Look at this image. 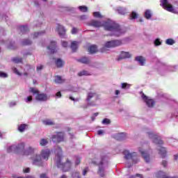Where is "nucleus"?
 I'll use <instances>...</instances> for the list:
<instances>
[{"label":"nucleus","instance_id":"f257e3e1","mask_svg":"<svg viewBox=\"0 0 178 178\" xmlns=\"http://www.w3.org/2000/svg\"><path fill=\"white\" fill-rule=\"evenodd\" d=\"M88 26L95 27L96 29L103 26L104 30L111 31V33H112L111 35H115V37H120V35H123V34L126 33V29L124 28H122L119 24L111 19L103 22L92 19L88 22Z\"/></svg>","mask_w":178,"mask_h":178},{"label":"nucleus","instance_id":"f03ea898","mask_svg":"<svg viewBox=\"0 0 178 178\" xmlns=\"http://www.w3.org/2000/svg\"><path fill=\"white\" fill-rule=\"evenodd\" d=\"M56 157L55 162L57 168L61 169L63 172H69L72 168V163L70 161L67 160L65 163H62V149L58 146L55 150Z\"/></svg>","mask_w":178,"mask_h":178},{"label":"nucleus","instance_id":"7ed1b4c3","mask_svg":"<svg viewBox=\"0 0 178 178\" xmlns=\"http://www.w3.org/2000/svg\"><path fill=\"white\" fill-rule=\"evenodd\" d=\"M147 134H148L149 138L152 140L153 143L157 144V149L159 155H161V158H165L166 156V148L161 146L163 144V141L161 140V136L152 131H147Z\"/></svg>","mask_w":178,"mask_h":178},{"label":"nucleus","instance_id":"20e7f679","mask_svg":"<svg viewBox=\"0 0 178 178\" xmlns=\"http://www.w3.org/2000/svg\"><path fill=\"white\" fill-rule=\"evenodd\" d=\"M51 156V149H42L40 154H36L33 158V165L35 166H43L44 161H48Z\"/></svg>","mask_w":178,"mask_h":178},{"label":"nucleus","instance_id":"39448f33","mask_svg":"<svg viewBox=\"0 0 178 178\" xmlns=\"http://www.w3.org/2000/svg\"><path fill=\"white\" fill-rule=\"evenodd\" d=\"M92 163L99 165L98 173L101 177H104L105 176V168H108V156H102L100 158H95Z\"/></svg>","mask_w":178,"mask_h":178},{"label":"nucleus","instance_id":"423d86ee","mask_svg":"<svg viewBox=\"0 0 178 178\" xmlns=\"http://www.w3.org/2000/svg\"><path fill=\"white\" fill-rule=\"evenodd\" d=\"M129 38L110 40L105 42L104 48H116V47H120V45L127 44Z\"/></svg>","mask_w":178,"mask_h":178},{"label":"nucleus","instance_id":"0eeeda50","mask_svg":"<svg viewBox=\"0 0 178 178\" xmlns=\"http://www.w3.org/2000/svg\"><path fill=\"white\" fill-rule=\"evenodd\" d=\"M24 143H21L17 145H12L7 148V152H15L16 154H24Z\"/></svg>","mask_w":178,"mask_h":178},{"label":"nucleus","instance_id":"6e6552de","mask_svg":"<svg viewBox=\"0 0 178 178\" xmlns=\"http://www.w3.org/2000/svg\"><path fill=\"white\" fill-rule=\"evenodd\" d=\"M86 102H96V104H101V101L99 100V95L95 93V92H88L87 97L86 99Z\"/></svg>","mask_w":178,"mask_h":178},{"label":"nucleus","instance_id":"1a4fd4ad","mask_svg":"<svg viewBox=\"0 0 178 178\" xmlns=\"http://www.w3.org/2000/svg\"><path fill=\"white\" fill-rule=\"evenodd\" d=\"M124 155L125 159H127V161L131 159L134 163H137V162L140 161V159L138 158V156H137V153L136 152L131 153L130 152H129V150H124Z\"/></svg>","mask_w":178,"mask_h":178},{"label":"nucleus","instance_id":"9d476101","mask_svg":"<svg viewBox=\"0 0 178 178\" xmlns=\"http://www.w3.org/2000/svg\"><path fill=\"white\" fill-rule=\"evenodd\" d=\"M145 147H147V145H145V143H143L141 145L140 147H138V150L139 152H140L145 162L148 163L149 162V154H148V152L145 150Z\"/></svg>","mask_w":178,"mask_h":178},{"label":"nucleus","instance_id":"9b49d317","mask_svg":"<svg viewBox=\"0 0 178 178\" xmlns=\"http://www.w3.org/2000/svg\"><path fill=\"white\" fill-rule=\"evenodd\" d=\"M53 143H62L65 140V134L63 132H56L51 136Z\"/></svg>","mask_w":178,"mask_h":178},{"label":"nucleus","instance_id":"f8f14e48","mask_svg":"<svg viewBox=\"0 0 178 178\" xmlns=\"http://www.w3.org/2000/svg\"><path fill=\"white\" fill-rule=\"evenodd\" d=\"M160 2L161 6H162L163 9L168 10V12H171V13H175V8H173V6H172L168 0H161Z\"/></svg>","mask_w":178,"mask_h":178},{"label":"nucleus","instance_id":"ddd939ff","mask_svg":"<svg viewBox=\"0 0 178 178\" xmlns=\"http://www.w3.org/2000/svg\"><path fill=\"white\" fill-rule=\"evenodd\" d=\"M141 97L143 99V101L145 102L148 108H153L154 105H155V101H154V99H149L143 92H141Z\"/></svg>","mask_w":178,"mask_h":178},{"label":"nucleus","instance_id":"4468645a","mask_svg":"<svg viewBox=\"0 0 178 178\" xmlns=\"http://www.w3.org/2000/svg\"><path fill=\"white\" fill-rule=\"evenodd\" d=\"M56 30L60 37V38H67V36L66 35V29L63 25L59 24H57Z\"/></svg>","mask_w":178,"mask_h":178},{"label":"nucleus","instance_id":"2eb2a0df","mask_svg":"<svg viewBox=\"0 0 178 178\" xmlns=\"http://www.w3.org/2000/svg\"><path fill=\"white\" fill-rule=\"evenodd\" d=\"M36 101H39L40 102H45L49 99V97L45 93H38L35 97Z\"/></svg>","mask_w":178,"mask_h":178},{"label":"nucleus","instance_id":"dca6fc26","mask_svg":"<svg viewBox=\"0 0 178 178\" xmlns=\"http://www.w3.org/2000/svg\"><path fill=\"white\" fill-rule=\"evenodd\" d=\"M127 58H131V54L129 51H121L118 58H116V60H122V59H126Z\"/></svg>","mask_w":178,"mask_h":178},{"label":"nucleus","instance_id":"f3484780","mask_svg":"<svg viewBox=\"0 0 178 178\" xmlns=\"http://www.w3.org/2000/svg\"><path fill=\"white\" fill-rule=\"evenodd\" d=\"M135 60L138 62L140 66H144V65H145V62L147 61V59H145V57L144 56H138L135 58Z\"/></svg>","mask_w":178,"mask_h":178},{"label":"nucleus","instance_id":"a211bd4d","mask_svg":"<svg viewBox=\"0 0 178 178\" xmlns=\"http://www.w3.org/2000/svg\"><path fill=\"white\" fill-rule=\"evenodd\" d=\"M115 12L118 13V15H124L127 13V8L119 6L115 8Z\"/></svg>","mask_w":178,"mask_h":178},{"label":"nucleus","instance_id":"6ab92c4d","mask_svg":"<svg viewBox=\"0 0 178 178\" xmlns=\"http://www.w3.org/2000/svg\"><path fill=\"white\" fill-rule=\"evenodd\" d=\"M47 49L50 51L51 54H55L56 52V42L51 41L50 45L47 47Z\"/></svg>","mask_w":178,"mask_h":178},{"label":"nucleus","instance_id":"aec40b11","mask_svg":"<svg viewBox=\"0 0 178 178\" xmlns=\"http://www.w3.org/2000/svg\"><path fill=\"white\" fill-rule=\"evenodd\" d=\"M27 129H29V124H21L17 127V130L19 131V133L24 132L25 130H27Z\"/></svg>","mask_w":178,"mask_h":178},{"label":"nucleus","instance_id":"412c9836","mask_svg":"<svg viewBox=\"0 0 178 178\" xmlns=\"http://www.w3.org/2000/svg\"><path fill=\"white\" fill-rule=\"evenodd\" d=\"M12 70H13V73H15V74H17V76H19V77H22V76H29V73L24 72L23 74V73L19 72V70H17V68H16L15 67H13L12 68Z\"/></svg>","mask_w":178,"mask_h":178},{"label":"nucleus","instance_id":"4be33fe9","mask_svg":"<svg viewBox=\"0 0 178 178\" xmlns=\"http://www.w3.org/2000/svg\"><path fill=\"white\" fill-rule=\"evenodd\" d=\"M98 106V103L95 102H88L87 104H83L81 106V108H83V109H87L88 106Z\"/></svg>","mask_w":178,"mask_h":178},{"label":"nucleus","instance_id":"5701e85b","mask_svg":"<svg viewBox=\"0 0 178 178\" xmlns=\"http://www.w3.org/2000/svg\"><path fill=\"white\" fill-rule=\"evenodd\" d=\"M34 151H35V149H34V147H29L26 149H25L23 155H31V154H34Z\"/></svg>","mask_w":178,"mask_h":178},{"label":"nucleus","instance_id":"b1692460","mask_svg":"<svg viewBox=\"0 0 178 178\" xmlns=\"http://www.w3.org/2000/svg\"><path fill=\"white\" fill-rule=\"evenodd\" d=\"M156 177L158 178H178V177H168L166 176V174L165 172H163V171H159L156 173Z\"/></svg>","mask_w":178,"mask_h":178},{"label":"nucleus","instance_id":"393cba45","mask_svg":"<svg viewBox=\"0 0 178 178\" xmlns=\"http://www.w3.org/2000/svg\"><path fill=\"white\" fill-rule=\"evenodd\" d=\"M65 65V62L60 59V58H57L56 60V67H63V66Z\"/></svg>","mask_w":178,"mask_h":178},{"label":"nucleus","instance_id":"a878e982","mask_svg":"<svg viewBox=\"0 0 178 178\" xmlns=\"http://www.w3.org/2000/svg\"><path fill=\"white\" fill-rule=\"evenodd\" d=\"M115 138L119 141H122V140H124V138H126V134L124 133L117 134L115 135Z\"/></svg>","mask_w":178,"mask_h":178},{"label":"nucleus","instance_id":"bb28decb","mask_svg":"<svg viewBox=\"0 0 178 178\" xmlns=\"http://www.w3.org/2000/svg\"><path fill=\"white\" fill-rule=\"evenodd\" d=\"M77 47H79V42L77 41L72 42L70 48L73 51V52L76 51V49H77Z\"/></svg>","mask_w":178,"mask_h":178},{"label":"nucleus","instance_id":"cd10ccee","mask_svg":"<svg viewBox=\"0 0 178 178\" xmlns=\"http://www.w3.org/2000/svg\"><path fill=\"white\" fill-rule=\"evenodd\" d=\"M161 70H168V72H175V68H173V67L172 66H168V65H163L161 67Z\"/></svg>","mask_w":178,"mask_h":178},{"label":"nucleus","instance_id":"c85d7f7f","mask_svg":"<svg viewBox=\"0 0 178 178\" xmlns=\"http://www.w3.org/2000/svg\"><path fill=\"white\" fill-rule=\"evenodd\" d=\"M48 143H49L48 138H42L40 140V145L41 147H45L46 145H48Z\"/></svg>","mask_w":178,"mask_h":178},{"label":"nucleus","instance_id":"c756f323","mask_svg":"<svg viewBox=\"0 0 178 178\" xmlns=\"http://www.w3.org/2000/svg\"><path fill=\"white\" fill-rule=\"evenodd\" d=\"M145 17L147 20H149V19H151V17H152V13L151 12L150 10H145Z\"/></svg>","mask_w":178,"mask_h":178},{"label":"nucleus","instance_id":"7c9ffc66","mask_svg":"<svg viewBox=\"0 0 178 178\" xmlns=\"http://www.w3.org/2000/svg\"><path fill=\"white\" fill-rule=\"evenodd\" d=\"M19 30L22 33V34H26L29 31V26L27 25L26 26H19Z\"/></svg>","mask_w":178,"mask_h":178},{"label":"nucleus","instance_id":"2f4dec72","mask_svg":"<svg viewBox=\"0 0 178 178\" xmlns=\"http://www.w3.org/2000/svg\"><path fill=\"white\" fill-rule=\"evenodd\" d=\"M88 51L90 54H95L97 52V45H91L88 48Z\"/></svg>","mask_w":178,"mask_h":178},{"label":"nucleus","instance_id":"473e14b6","mask_svg":"<svg viewBox=\"0 0 178 178\" xmlns=\"http://www.w3.org/2000/svg\"><path fill=\"white\" fill-rule=\"evenodd\" d=\"M78 76H91V72L86 70L81 71L80 72L78 73Z\"/></svg>","mask_w":178,"mask_h":178},{"label":"nucleus","instance_id":"72a5a7b5","mask_svg":"<svg viewBox=\"0 0 178 178\" xmlns=\"http://www.w3.org/2000/svg\"><path fill=\"white\" fill-rule=\"evenodd\" d=\"M64 81L65 80L62 79V76H56L55 83H56L57 84H62V83H63Z\"/></svg>","mask_w":178,"mask_h":178},{"label":"nucleus","instance_id":"f704fd0d","mask_svg":"<svg viewBox=\"0 0 178 178\" xmlns=\"http://www.w3.org/2000/svg\"><path fill=\"white\" fill-rule=\"evenodd\" d=\"M79 62H81V63H90V59L87 57H83L81 58H80L79 60H78Z\"/></svg>","mask_w":178,"mask_h":178},{"label":"nucleus","instance_id":"c9c22d12","mask_svg":"<svg viewBox=\"0 0 178 178\" xmlns=\"http://www.w3.org/2000/svg\"><path fill=\"white\" fill-rule=\"evenodd\" d=\"M165 44L167 45H174V44H176V41L172 38H168L165 40Z\"/></svg>","mask_w":178,"mask_h":178},{"label":"nucleus","instance_id":"e433bc0d","mask_svg":"<svg viewBox=\"0 0 178 178\" xmlns=\"http://www.w3.org/2000/svg\"><path fill=\"white\" fill-rule=\"evenodd\" d=\"M131 87V85L127 83H121V88L122 90H129Z\"/></svg>","mask_w":178,"mask_h":178},{"label":"nucleus","instance_id":"4c0bfd02","mask_svg":"<svg viewBox=\"0 0 178 178\" xmlns=\"http://www.w3.org/2000/svg\"><path fill=\"white\" fill-rule=\"evenodd\" d=\"M43 34H45V31H40L35 33L31 35L32 38H37V37H40V35H42Z\"/></svg>","mask_w":178,"mask_h":178},{"label":"nucleus","instance_id":"58836bf2","mask_svg":"<svg viewBox=\"0 0 178 178\" xmlns=\"http://www.w3.org/2000/svg\"><path fill=\"white\" fill-rule=\"evenodd\" d=\"M43 124H45V126H52L53 124H55V123L51 120H44Z\"/></svg>","mask_w":178,"mask_h":178},{"label":"nucleus","instance_id":"ea45409f","mask_svg":"<svg viewBox=\"0 0 178 178\" xmlns=\"http://www.w3.org/2000/svg\"><path fill=\"white\" fill-rule=\"evenodd\" d=\"M78 9L83 13L88 12V8L86 6H81L78 7Z\"/></svg>","mask_w":178,"mask_h":178},{"label":"nucleus","instance_id":"a19ab883","mask_svg":"<svg viewBox=\"0 0 178 178\" xmlns=\"http://www.w3.org/2000/svg\"><path fill=\"white\" fill-rule=\"evenodd\" d=\"M40 2H47V0H33V3L36 8H40Z\"/></svg>","mask_w":178,"mask_h":178},{"label":"nucleus","instance_id":"79ce46f5","mask_svg":"<svg viewBox=\"0 0 178 178\" xmlns=\"http://www.w3.org/2000/svg\"><path fill=\"white\" fill-rule=\"evenodd\" d=\"M93 16L96 19H102V17H104V16H102V15H101L100 12H94L93 13Z\"/></svg>","mask_w":178,"mask_h":178},{"label":"nucleus","instance_id":"37998d69","mask_svg":"<svg viewBox=\"0 0 178 178\" xmlns=\"http://www.w3.org/2000/svg\"><path fill=\"white\" fill-rule=\"evenodd\" d=\"M154 47H159V46L162 45V42L161 41V39L156 38L154 41Z\"/></svg>","mask_w":178,"mask_h":178},{"label":"nucleus","instance_id":"c03bdc74","mask_svg":"<svg viewBox=\"0 0 178 178\" xmlns=\"http://www.w3.org/2000/svg\"><path fill=\"white\" fill-rule=\"evenodd\" d=\"M21 44L22 45H30V44H31V40H30L29 39H25L21 42Z\"/></svg>","mask_w":178,"mask_h":178},{"label":"nucleus","instance_id":"a18cd8bd","mask_svg":"<svg viewBox=\"0 0 178 178\" xmlns=\"http://www.w3.org/2000/svg\"><path fill=\"white\" fill-rule=\"evenodd\" d=\"M12 60L13 62H14V63H21L22 59V58L16 57V58H12Z\"/></svg>","mask_w":178,"mask_h":178},{"label":"nucleus","instance_id":"49530a36","mask_svg":"<svg viewBox=\"0 0 178 178\" xmlns=\"http://www.w3.org/2000/svg\"><path fill=\"white\" fill-rule=\"evenodd\" d=\"M138 17V15L135 11H133L131 14V20L136 19Z\"/></svg>","mask_w":178,"mask_h":178},{"label":"nucleus","instance_id":"de8ad7c7","mask_svg":"<svg viewBox=\"0 0 178 178\" xmlns=\"http://www.w3.org/2000/svg\"><path fill=\"white\" fill-rule=\"evenodd\" d=\"M30 92H32V94H33V95H35V94H36V95H38L40 93L38 90H37L34 88H31Z\"/></svg>","mask_w":178,"mask_h":178},{"label":"nucleus","instance_id":"09e8293b","mask_svg":"<svg viewBox=\"0 0 178 178\" xmlns=\"http://www.w3.org/2000/svg\"><path fill=\"white\" fill-rule=\"evenodd\" d=\"M30 92H32V94H33V95H35V94H36V95H38L40 93L38 90H37L34 88H31Z\"/></svg>","mask_w":178,"mask_h":178},{"label":"nucleus","instance_id":"8fccbe9b","mask_svg":"<svg viewBox=\"0 0 178 178\" xmlns=\"http://www.w3.org/2000/svg\"><path fill=\"white\" fill-rule=\"evenodd\" d=\"M102 124H105V125H108L111 124V120L108 119V118H104L102 122Z\"/></svg>","mask_w":178,"mask_h":178},{"label":"nucleus","instance_id":"3c124183","mask_svg":"<svg viewBox=\"0 0 178 178\" xmlns=\"http://www.w3.org/2000/svg\"><path fill=\"white\" fill-rule=\"evenodd\" d=\"M72 178H80V173H79L78 172H72Z\"/></svg>","mask_w":178,"mask_h":178},{"label":"nucleus","instance_id":"603ef678","mask_svg":"<svg viewBox=\"0 0 178 178\" xmlns=\"http://www.w3.org/2000/svg\"><path fill=\"white\" fill-rule=\"evenodd\" d=\"M72 34H77L79 33V29L73 27L71 31Z\"/></svg>","mask_w":178,"mask_h":178},{"label":"nucleus","instance_id":"864d4df0","mask_svg":"<svg viewBox=\"0 0 178 178\" xmlns=\"http://www.w3.org/2000/svg\"><path fill=\"white\" fill-rule=\"evenodd\" d=\"M0 77L1 79H6V77H8V74H6L5 72H0Z\"/></svg>","mask_w":178,"mask_h":178},{"label":"nucleus","instance_id":"5fc2aeb1","mask_svg":"<svg viewBox=\"0 0 178 178\" xmlns=\"http://www.w3.org/2000/svg\"><path fill=\"white\" fill-rule=\"evenodd\" d=\"M25 102H31L33 101V97L29 96L24 99Z\"/></svg>","mask_w":178,"mask_h":178},{"label":"nucleus","instance_id":"6e6d98bb","mask_svg":"<svg viewBox=\"0 0 178 178\" xmlns=\"http://www.w3.org/2000/svg\"><path fill=\"white\" fill-rule=\"evenodd\" d=\"M17 104V102H11L9 103V106H10V108H13V106H16Z\"/></svg>","mask_w":178,"mask_h":178},{"label":"nucleus","instance_id":"4d7b16f0","mask_svg":"<svg viewBox=\"0 0 178 178\" xmlns=\"http://www.w3.org/2000/svg\"><path fill=\"white\" fill-rule=\"evenodd\" d=\"M81 161V158L77 156L76 159L75 165H79Z\"/></svg>","mask_w":178,"mask_h":178},{"label":"nucleus","instance_id":"13d9d810","mask_svg":"<svg viewBox=\"0 0 178 178\" xmlns=\"http://www.w3.org/2000/svg\"><path fill=\"white\" fill-rule=\"evenodd\" d=\"M88 172V167H86L82 172L83 176H86V175H87V173Z\"/></svg>","mask_w":178,"mask_h":178},{"label":"nucleus","instance_id":"bf43d9fd","mask_svg":"<svg viewBox=\"0 0 178 178\" xmlns=\"http://www.w3.org/2000/svg\"><path fill=\"white\" fill-rule=\"evenodd\" d=\"M97 116H98V113H95L92 117H91V119H92V122H94V120H95V118H97Z\"/></svg>","mask_w":178,"mask_h":178},{"label":"nucleus","instance_id":"052dcab7","mask_svg":"<svg viewBox=\"0 0 178 178\" xmlns=\"http://www.w3.org/2000/svg\"><path fill=\"white\" fill-rule=\"evenodd\" d=\"M69 44L67 43V42H65V41H62V47H63L64 48H67Z\"/></svg>","mask_w":178,"mask_h":178},{"label":"nucleus","instance_id":"680f3d73","mask_svg":"<svg viewBox=\"0 0 178 178\" xmlns=\"http://www.w3.org/2000/svg\"><path fill=\"white\" fill-rule=\"evenodd\" d=\"M43 68H44V65H38L36 68L37 72H40V70H42Z\"/></svg>","mask_w":178,"mask_h":178},{"label":"nucleus","instance_id":"e2e57ef3","mask_svg":"<svg viewBox=\"0 0 178 178\" xmlns=\"http://www.w3.org/2000/svg\"><path fill=\"white\" fill-rule=\"evenodd\" d=\"M79 19H80L81 20H86V19H87V15H81V16L79 17Z\"/></svg>","mask_w":178,"mask_h":178},{"label":"nucleus","instance_id":"0e129e2a","mask_svg":"<svg viewBox=\"0 0 178 178\" xmlns=\"http://www.w3.org/2000/svg\"><path fill=\"white\" fill-rule=\"evenodd\" d=\"M162 166H163L164 168H166V166H168V161H163L161 163Z\"/></svg>","mask_w":178,"mask_h":178},{"label":"nucleus","instance_id":"69168bd1","mask_svg":"<svg viewBox=\"0 0 178 178\" xmlns=\"http://www.w3.org/2000/svg\"><path fill=\"white\" fill-rule=\"evenodd\" d=\"M24 173H29L30 172V168H26L23 170Z\"/></svg>","mask_w":178,"mask_h":178},{"label":"nucleus","instance_id":"338daca9","mask_svg":"<svg viewBox=\"0 0 178 178\" xmlns=\"http://www.w3.org/2000/svg\"><path fill=\"white\" fill-rule=\"evenodd\" d=\"M97 134L98 136H102V134H104V130L100 129L97 131Z\"/></svg>","mask_w":178,"mask_h":178},{"label":"nucleus","instance_id":"774afa93","mask_svg":"<svg viewBox=\"0 0 178 178\" xmlns=\"http://www.w3.org/2000/svg\"><path fill=\"white\" fill-rule=\"evenodd\" d=\"M40 178H48L46 174H42L40 175Z\"/></svg>","mask_w":178,"mask_h":178}]
</instances>
